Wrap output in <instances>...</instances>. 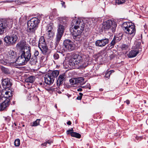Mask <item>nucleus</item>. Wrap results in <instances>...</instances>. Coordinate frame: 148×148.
<instances>
[{
  "instance_id": "1",
  "label": "nucleus",
  "mask_w": 148,
  "mask_h": 148,
  "mask_svg": "<svg viewBox=\"0 0 148 148\" xmlns=\"http://www.w3.org/2000/svg\"><path fill=\"white\" fill-rule=\"evenodd\" d=\"M84 24L83 22L80 21H77L76 22V25L73 28V32L71 29V34L73 38L76 41H80L82 40L83 38V31L84 30Z\"/></svg>"
},
{
  "instance_id": "2",
  "label": "nucleus",
  "mask_w": 148,
  "mask_h": 148,
  "mask_svg": "<svg viewBox=\"0 0 148 148\" xmlns=\"http://www.w3.org/2000/svg\"><path fill=\"white\" fill-rule=\"evenodd\" d=\"M31 50L30 47H29L26 49L20 51V56L16 60L19 65H25L29 60L32 56Z\"/></svg>"
},
{
  "instance_id": "3",
  "label": "nucleus",
  "mask_w": 148,
  "mask_h": 148,
  "mask_svg": "<svg viewBox=\"0 0 148 148\" xmlns=\"http://www.w3.org/2000/svg\"><path fill=\"white\" fill-rule=\"evenodd\" d=\"M70 65L73 68L80 69L85 67L84 62L83 61L82 58L78 54H73L69 60Z\"/></svg>"
},
{
  "instance_id": "4",
  "label": "nucleus",
  "mask_w": 148,
  "mask_h": 148,
  "mask_svg": "<svg viewBox=\"0 0 148 148\" xmlns=\"http://www.w3.org/2000/svg\"><path fill=\"white\" fill-rule=\"evenodd\" d=\"M40 20L38 18H33L27 22V32L32 36L35 35V31L38 27Z\"/></svg>"
},
{
  "instance_id": "5",
  "label": "nucleus",
  "mask_w": 148,
  "mask_h": 148,
  "mask_svg": "<svg viewBox=\"0 0 148 148\" xmlns=\"http://www.w3.org/2000/svg\"><path fill=\"white\" fill-rule=\"evenodd\" d=\"M66 23L60 22L58 24L57 26V32L54 43L55 48L59 44L61 38L63 35L66 28Z\"/></svg>"
},
{
  "instance_id": "6",
  "label": "nucleus",
  "mask_w": 148,
  "mask_h": 148,
  "mask_svg": "<svg viewBox=\"0 0 148 148\" xmlns=\"http://www.w3.org/2000/svg\"><path fill=\"white\" fill-rule=\"evenodd\" d=\"M123 31L126 34L134 36L136 33L135 25L131 23L126 22L121 26Z\"/></svg>"
},
{
  "instance_id": "7",
  "label": "nucleus",
  "mask_w": 148,
  "mask_h": 148,
  "mask_svg": "<svg viewBox=\"0 0 148 148\" xmlns=\"http://www.w3.org/2000/svg\"><path fill=\"white\" fill-rule=\"evenodd\" d=\"M116 26V24L114 21H112L111 20H108L103 23V28L105 30H110L113 32L115 31Z\"/></svg>"
},
{
  "instance_id": "8",
  "label": "nucleus",
  "mask_w": 148,
  "mask_h": 148,
  "mask_svg": "<svg viewBox=\"0 0 148 148\" xmlns=\"http://www.w3.org/2000/svg\"><path fill=\"white\" fill-rule=\"evenodd\" d=\"M18 37L16 34H13L11 36H7L4 39V42L6 45H11L15 44Z\"/></svg>"
},
{
  "instance_id": "9",
  "label": "nucleus",
  "mask_w": 148,
  "mask_h": 148,
  "mask_svg": "<svg viewBox=\"0 0 148 148\" xmlns=\"http://www.w3.org/2000/svg\"><path fill=\"white\" fill-rule=\"evenodd\" d=\"M13 94V91L9 89L7 90H3L2 91L0 90V102L3 100V98H8L12 97Z\"/></svg>"
},
{
  "instance_id": "10",
  "label": "nucleus",
  "mask_w": 148,
  "mask_h": 148,
  "mask_svg": "<svg viewBox=\"0 0 148 148\" xmlns=\"http://www.w3.org/2000/svg\"><path fill=\"white\" fill-rule=\"evenodd\" d=\"M64 47L69 51H71L75 49V45L70 40L66 39L63 42Z\"/></svg>"
},
{
  "instance_id": "11",
  "label": "nucleus",
  "mask_w": 148,
  "mask_h": 148,
  "mask_svg": "<svg viewBox=\"0 0 148 148\" xmlns=\"http://www.w3.org/2000/svg\"><path fill=\"white\" fill-rule=\"evenodd\" d=\"M17 56L16 52L13 50H10L8 52V54H7V57L6 58V60L10 61H12V62L16 61L17 58H16Z\"/></svg>"
},
{
  "instance_id": "12",
  "label": "nucleus",
  "mask_w": 148,
  "mask_h": 148,
  "mask_svg": "<svg viewBox=\"0 0 148 148\" xmlns=\"http://www.w3.org/2000/svg\"><path fill=\"white\" fill-rule=\"evenodd\" d=\"M2 85L4 88L8 89V90L10 89L12 91V89H11L10 88L12 84L10 79L7 78L5 79H2Z\"/></svg>"
},
{
  "instance_id": "13",
  "label": "nucleus",
  "mask_w": 148,
  "mask_h": 148,
  "mask_svg": "<svg viewBox=\"0 0 148 148\" xmlns=\"http://www.w3.org/2000/svg\"><path fill=\"white\" fill-rule=\"evenodd\" d=\"M10 99L9 98L5 99L4 101L0 104V111L7 110V108L10 104Z\"/></svg>"
},
{
  "instance_id": "14",
  "label": "nucleus",
  "mask_w": 148,
  "mask_h": 148,
  "mask_svg": "<svg viewBox=\"0 0 148 148\" xmlns=\"http://www.w3.org/2000/svg\"><path fill=\"white\" fill-rule=\"evenodd\" d=\"M108 39L105 38L101 40H97L95 42V44L97 46L103 47L105 46L109 42Z\"/></svg>"
},
{
  "instance_id": "15",
  "label": "nucleus",
  "mask_w": 148,
  "mask_h": 148,
  "mask_svg": "<svg viewBox=\"0 0 148 148\" xmlns=\"http://www.w3.org/2000/svg\"><path fill=\"white\" fill-rule=\"evenodd\" d=\"M45 82L47 84L50 85L53 84L54 79L52 78L48 73L45 75L44 77Z\"/></svg>"
},
{
  "instance_id": "16",
  "label": "nucleus",
  "mask_w": 148,
  "mask_h": 148,
  "mask_svg": "<svg viewBox=\"0 0 148 148\" xmlns=\"http://www.w3.org/2000/svg\"><path fill=\"white\" fill-rule=\"evenodd\" d=\"M3 22L4 23V25L6 27V28L10 29L11 28L12 26L13 21L12 19H2Z\"/></svg>"
},
{
  "instance_id": "17",
  "label": "nucleus",
  "mask_w": 148,
  "mask_h": 148,
  "mask_svg": "<svg viewBox=\"0 0 148 148\" xmlns=\"http://www.w3.org/2000/svg\"><path fill=\"white\" fill-rule=\"evenodd\" d=\"M66 77L65 73H63L59 75L57 81V85L58 87L62 85L64 81L65 80Z\"/></svg>"
},
{
  "instance_id": "18",
  "label": "nucleus",
  "mask_w": 148,
  "mask_h": 148,
  "mask_svg": "<svg viewBox=\"0 0 148 148\" xmlns=\"http://www.w3.org/2000/svg\"><path fill=\"white\" fill-rule=\"evenodd\" d=\"M38 47L43 54L46 55L48 54V49L46 43L38 44Z\"/></svg>"
},
{
  "instance_id": "19",
  "label": "nucleus",
  "mask_w": 148,
  "mask_h": 148,
  "mask_svg": "<svg viewBox=\"0 0 148 148\" xmlns=\"http://www.w3.org/2000/svg\"><path fill=\"white\" fill-rule=\"evenodd\" d=\"M17 46L21 48V50H24V49H26L28 48L30 46L26 44V42L24 40L21 41L20 42H18L17 45Z\"/></svg>"
},
{
  "instance_id": "20",
  "label": "nucleus",
  "mask_w": 148,
  "mask_h": 148,
  "mask_svg": "<svg viewBox=\"0 0 148 148\" xmlns=\"http://www.w3.org/2000/svg\"><path fill=\"white\" fill-rule=\"evenodd\" d=\"M138 53V50H132L127 54V56L129 58H133L136 56Z\"/></svg>"
},
{
  "instance_id": "21",
  "label": "nucleus",
  "mask_w": 148,
  "mask_h": 148,
  "mask_svg": "<svg viewBox=\"0 0 148 148\" xmlns=\"http://www.w3.org/2000/svg\"><path fill=\"white\" fill-rule=\"evenodd\" d=\"M2 19H0V34L3 33L5 29H6Z\"/></svg>"
},
{
  "instance_id": "22",
  "label": "nucleus",
  "mask_w": 148,
  "mask_h": 148,
  "mask_svg": "<svg viewBox=\"0 0 148 148\" xmlns=\"http://www.w3.org/2000/svg\"><path fill=\"white\" fill-rule=\"evenodd\" d=\"M48 73L49 75H50L52 78L55 79V78L57 77L59 75V72L58 70H55Z\"/></svg>"
},
{
  "instance_id": "23",
  "label": "nucleus",
  "mask_w": 148,
  "mask_h": 148,
  "mask_svg": "<svg viewBox=\"0 0 148 148\" xmlns=\"http://www.w3.org/2000/svg\"><path fill=\"white\" fill-rule=\"evenodd\" d=\"M30 63L32 65H34L36 64L37 62L38 58L36 57L35 56H32L31 58H30Z\"/></svg>"
},
{
  "instance_id": "24",
  "label": "nucleus",
  "mask_w": 148,
  "mask_h": 148,
  "mask_svg": "<svg viewBox=\"0 0 148 148\" xmlns=\"http://www.w3.org/2000/svg\"><path fill=\"white\" fill-rule=\"evenodd\" d=\"M122 50L123 54H126L128 49V46L126 45H123L122 46Z\"/></svg>"
},
{
  "instance_id": "25",
  "label": "nucleus",
  "mask_w": 148,
  "mask_h": 148,
  "mask_svg": "<svg viewBox=\"0 0 148 148\" xmlns=\"http://www.w3.org/2000/svg\"><path fill=\"white\" fill-rule=\"evenodd\" d=\"M70 134L71 135V136L74 137L78 138H80L81 137V135L75 132H71L70 133Z\"/></svg>"
},
{
  "instance_id": "26",
  "label": "nucleus",
  "mask_w": 148,
  "mask_h": 148,
  "mask_svg": "<svg viewBox=\"0 0 148 148\" xmlns=\"http://www.w3.org/2000/svg\"><path fill=\"white\" fill-rule=\"evenodd\" d=\"M34 81V78L33 76H31L25 79V81L27 82L32 83Z\"/></svg>"
},
{
  "instance_id": "27",
  "label": "nucleus",
  "mask_w": 148,
  "mask_h": 148,
  "mask_svg": "<svg viewBox=\"0 0 148 148\" xmlns=\"http://www.w3.org/2000/svg\"><path fill=\"white\" fill-rule=\"evenodd\" d=\"M115 43V38H114L112 41L108 45L109 48L111 49L114 47Z\"/></svg>"
},
{
  "instance_id": "28",
  "label": "nucleus",
  "mask_w": 148,
  "mask_h": 148,
  "mask_svg": "<svg viewBox=\"0 0 148 148\" xmlns=\"http://www.w3.org/2000/svg\"><path fill=\"white\" fill-rule=\"evenodd\" d=\"M2 71L5 74L10 73V71L9 69L3 66H1V68Z\"/></svg>"
},
{
  "instance_id": "29",
  "label": "nucleus",
  "mask_w": 148,
  "mask_h": 148,
  "mask_svg": "<svg viewBox=\"0 0 148 148\" xmlns=\"http://www.w3.org/2000/svg\"><path fill=\"white\" fill-rule=\"evenodd\" d=\"M76 80L77 84H78L81 83L84 80V79L82 77H80L78 78H76Z\"/></svg>"
},
{
  "instance_id": "30",
  "label": "nucleus",
  "mask_w": 148,
  "mask_h": 148,
  "mask_svg": "<svg viewBox=\"0 0 148 148\" xmlns=\"http://www.w3.org/2000/svg\"><path fill=\"white\" fill-rule=\"evenodd\" d=\"M40 119H37L36 121L33 122V125H32L33 126H36L40 124Z\"/></svg>"
},
{
  "instance_id": "31",
  "label": "nucleus",
  "mask_w": 148,
  "mask_h": 148,
  "mask_svg": "<svg viewBox=\"0 0 148 148\" xmlns=\"http://www.w3.org/2000/svg\"><path fill=\"white\" fill-rule=\"evenodd\" d=\"M46 42L44 37L43 36H41L39 39L38 44H42Z\"/></svg>"
},
{
  "instance_id": "32",
  "label": "nucleus",
  "mask_w": 148,
  "mask_h": 148,
  "mask_svg": "<svg viewBox=\"0 0 148 148\" xmlns=\"http://www.w3.org/2000/svg\"><path fill=\"white\" fill-rule=\"evenodd\" d=\"M53 29L52 24H48L46 27L47 31H52Z\"/></svg>"
},
{
  "instance_id": "33",
  "label": "nucleus",
  "mask_w": 148,
  "mask_h": 148,
  "mask_svg": "<svg viewBox=\"0 0 148 148\" xmlns=\"http://www.w3.org/2000/svg\"><path fill=\"white\" fill-rule=\"evenodd\" d=\"M70 84L72 85L77 84L76 78H71L69 80Z\"/></svg>"
},
{
  "instance_id": "34",
  "label": "nucleus",
  "mask_w": 148,
  "mask_h": 148,
  "mask_svg": "<svg viewBox=\"0 0 148 148\" xmlns=\"http://www.w3.org/2000/svg\"><path fill=\"white\" fill-rule=\"evenodd\" d=\"M14 145L18 147L20 144V140L19 139H17L15 140L14 142Z\"/></svg>"
},
{
  "instance_id": "35",
  "label": "nucleus",
  "mask_w": 148,
  "mask_h": 148,
  "mask_svg": "<svg viewBox=\"0 0 148 148\" xmlns=\"http://www.w3.org/2000/svg\"><path fill=\"white\" fill-rule=\"evenodd\" d=\"M47 34L48 35V36L50 38L53 36L54 34V33L52 31H47Z\"/></svg>"
},
{
  "instance_id": "36",
  "label": "nucleus",
  "mask_w": 148,
  "mask_h": 148,
  "mask_svg": "<svg viewBox=\"0 0 148 148\" xmlns=\"http://www.w3.org/2000/svg\"><path fill=\"white\" fill-rule=\"evenodd\" d=\"M39 53L38 51L35 49L34 52V55L33 56H35L36 57H37V56L39 55Z\"/></svg>"
},
{
  "instance_id": "37",
  "label": "nucleus",
  "mask_w": 148,
  "mask_h": 148,
  "mask_svg": "<svg viewBox=\"0 0 148 148\" xmlns=\"http://www.w3.org/2000/svg\"><path fill=\"white\" fill-rule=\"evenodd\" d=\"M111 74V72L110 71H108L105 74V77L107 78H109L110 77V75Z\"/></svg>"
},
{
  "instance_id": "38",
  "label": "nucleus",
  "mask_w": 148,
  "mask_h": 148,
  "mask_svg": "<svg viewBox=\"0 0 148 148\" xmlns=\"http://www.w3.org/2000/svg\"><path fill=\"white\" fill-rule=\"evenodd\" d=\"M3 117L5 119V121L8 122H9L11 119V117L9 116H8L7 117L3 116Z\"/></svg>"
},
{
  "instance_id": "39",
  "label": "nucleus",
  "mask_w": 148,
  "mask_h": 148,
  "mask_svg": "<svg viewBox=\"0 0 148 148\" xmlns=\"http://www.w3.org/2000/svg\"><path fill=\"white\" fill-rule=\"evenodd\" d=\"M54 58L55 60H57L59 58V56L57 53H56L53 55Z\"/></svg>"
},
{
  "instance_id": "40",
  "label": "nucleus",
  "mask_w": 148,
  "mask_h": 148,
  "mask_svg": "<svg viewBox=\"0 0 148 148\" xmlns=\"http://www.w3.org/2000/svg\"><path fill=\"white\" fill-rule=\"evenodd\" d=\"M79 96H78L76 98V99L78 100H81L82 98V96L83 94L82 93L79 92Z\"/></svg>"
},
{
  "instance_id": "41",
  "label": "nucleus",
  "mask_w": 148,
  "mask_h": 148,
  "mask_svg": "<svg viewBox=\"0 0 148 148\" xmlns=\"http://www.w3.org/2000/svg\"><path fill=\"white\" fill-rule=\"evenodd\" d=\"M73 128H71V129L67 130L66 132V133L68 134H70L71 132H73Z\"/></svg>"
},
{
  "instance_id": "42",
  "label": "nucleus",
  "mask_w": 148,
  "mask_h": 148,
  "mask_svg": "<svg viewBox=\"0 0 148 148\" xmlns=\"http://www.w3.org/2000/svg\"><path fill=\"white\" fill-rule=\"evenodd\" d=\"M115 3L116 5H119L120 4V0H116Z\"/></svg>"
},
{
  "instance_id": "43",
  "label": "nucleus",
  "mask_w": 148,
  "mask_h": 148,
  "mask_svg": "<svg viewBox=\"0 0 148 148\" xmlns=\"http://www.w3.org/2000/svg\"><path fill=\"white\" fill-rule=\"evenodd\" d=\"M86 88H88L89 89H90L91 87L90 86V84H87V85H86Z\"/></svg>"
},
{
  "instance_id": "44",
  "label": "nucleus",
  "mask_w": 148,
  "mask_h": 148,
  "mask_svg": "<svg viewBox=\"0 0 148 148\" xmlns=\"http://www.w3.org/2000/svg\"><path fill=\"white\" fill-rule=\"evenodd\" d=\"M39 85L42 87H44V84L42 82H40L39 83Z\"/></svg>"
},
{
  "instance_id": "45",
  "label": "nucleus",
  "mask_w": 148,
  "mask_h": 148,
  "mask_svg": "<svg viewBox=\"0 0 148 148\" xmlns=\"http://www.w3.org/2000/svg\"><path fill=\"white\" fill-rule=\"evenodd\" d=\"M124 102H126L127 105H129L130 103V101L129 100H127Z\"/></svg>"
},
{
  "instance_id": "46",
  "label": "nucleus",
  "mask_w": 148,
  "mask_h": 148,
  "mask_svg": "<svg viewBox=\"0 0 148 148\" xmlns=\"http://www.w3.org/2000/svg\"><path fill=\"white\" fill-rule=\"evenodd\" d=\"M47 143H48L50 145L51 144V141H50L49 140H48L46 142Z\"/></svg>"
},
{
  "instance_id": "47",
  "label": "nucleus",
  "mask_w": 148,
  "mask_h": 148,
  "mask_svg": "<svg viewBox=\"0 0 148 148\" xmlns=\"http://www.w3.org/2000/svg\"><path fill=\"white\" fill-rule=\"evenodd\" d=\"M47 144L46 142L45 143H42L41 145H43V146H46V145Z\"/></svg>"
},
{
  "instance_id": "48",
  "label": "nucleus",
  "mask_w": 148,
  "mask_h": 148,
  "mask_svg": "<svg viewBox=\"0 0 148 148\" xmlns=\"http://www.w3.org/2000/svg\"><path fill=\"white\" fill-rule=\"evenodd\" d=\"M125 2V0H121V4L124 3Z\"/></svg>"
},
{
  "instance_id": "49",
  "label": "nucleus",
  "mask_w": 148,
  "mask_h": 148,
  "mask_svg": "<svg viewBox=\"0 0 148 148\" xmlns=\"http://www.w3.org/2000/svg\"><path fill=\"white\" fill-rule=\"evenodd\" d=\"M71 122L70 121H69L67 123V124L68 125H70L71 124Z\"/></svg>"
},
{
  "instance_id": "50",
  "label": "nucleus",
  "mask_w": 148,
  "mask_h": 148,
  "mask_svg": "<svg viewBox=\"0 0 148 148\" xmlns=\"http://www.w3.org/2000/svg\"><path fill=\"white\" fill-rule=\"evenodd\" d=\"M82 89L80 88H79L77 89V91L79 92L82 91Z\"/></svg>"
},
{
  "instance_id": "51",
  "label": "nucleus",
  "mask_w": 148,
  "mask_h": 148,
  "mask_svg": "<svg viewBox=\"0 0 148 148\" xmlns=\"http://www.w3.org/2000/svg\"><path fill=\"white\" fill-rule=\"evenodd\" d=\"M110 71L111 74L112 73H113L114 72V70H112L110 71Z\"/></svg>"
},
{
  "instance_id": "52",
  "label": "nucleus",
  "mask_w": 148,
  "mask_h": 148,
  "mask_svg": "<svg viewBox=\"0 0 148 148\" xmlns=\"http://www.w3.org/2000/svg\"><path fill=\"white\" fill-rule=\"evenodd\" d=\"M61 4L62 6H63L65 4V2H62L61 3Z\"/></svg>"
},
{
  "instance_id": "53",
  "label": "nucleus",
  "mask_w": 148,
  "mask_h": 148,
  "mask_svg": "<svg viewBox=\"0 0 148 148\" xmlns=\"http://www.w3.org/2000/svg\"><path fill=\"white\" fill-rule=\"evenodd\" d=\"M86 86H82V87L84 88H86Z\"/></svg>"
},
{
  "instance_id": "54",
  "label": "nucleus",
  "mask_w": 148,
  "mask_h": 148,
  "mask_svg": "<svg viewBox=\"0 0 148 148\" xmlns=\"http://www.w3.org/2000/svg\"><path fill=\"white\" fill-rule=\"evenodd\" d=\"M3 58H2L1 57V56H0V60H2V59H3Z\"/></svg>"
},
{
  "instance_id": "55",
  "label": "nucleus",
  "mask_w": 148,
  "mask_h": 148,
  "mask_svg": "<svg viewBox=\"0 0 148 148\" xmlns=\"http://www.w3.org/2000/svg\"><path fill=\"white\" fill-rule=\"evenodd\" d=\"M103 89H102V88H100L99 89V90L100 91H102L103 90Z\"/></svg>"
},
{
  "instance_id": "56",
  "label": "nucleus",
  "mask_w": 148,
  "mask_h": 148,
  "mask_svg": "<svg viewBox=\"0 0 148 148\" xmlns=\"http://www.w3.org/2000/svg\"><path fill=\"white\" fill-rule=\"evenodd\" d=\"M15 104V101H13V104L14 105Z\"/></svg>"
},
{
  "instance_id": "57",
  "label": "nucleus",
  "mask_w": 148,
  "mask_h": 148,
  "mask_svg": "<svg viewBox=\"0 0 148 148\" xmlns=\"http://www.w3.org/2000/svg\"><path fill=\"white\" fill-rule=\"evenodd\" d=\"M55 107L56 108H57V105H56V104L55 105Z\"/></svg>"
},
{
  "instance_id": "58",
  "label": "nucleus",
  "mask_w": 148,
  "mask_h": 148,
  "mask_svg": "<svg viewBox=\"0 0 148 148\" xmlns=\"http://www.w3.org/2000/svg\"><path fill=\"white\" fill-rule=\"evenodd\" d=\"M14 125H15V126H16L17 125L16 123H14Z\"/></svg>"
},
{
  "instance_id": "59",
  "label": "nucleus",
  "mask_w": 148,
  "mask_h": 148,
  "mask_svg": "<svg viewBox=\"0 0 148 148\" xmlns=\"http://www.w3.org/2000/svg\"><path fill=\"white\" fill-rule=\"evenodd\" d=\"M2 43V41L0 40V45Z\"/></svg>"
},
{
  "instance_id": "60",
  "label": "nucleus",
  "mask_w": 148,
  "mask_h": 148,
  "mask_svg": "<svg viewBox=\"0 0 148 148\" xmlns=\"http://www.w3.org/2000/svg\"><path fill=\"white\" fill-rule=\"evenodd\" d=\"M138 138H139L137 137H136V139H138Z\"/></svg>"
},
{
  "instance_id": "61",
  "label": "nucleus",
  "mask_w": 148,
  "mask_h": 148,
  "mask_svg": "<svg viewBox=\"0 0 148 148\" xmlns=\"http://www.w3.org/2000/svg\"><path fill=\"white\" fill-rule=\"evenodd\" d=\"M25 19H27V16H25Z\"/></svg>"
},
{
  "instance_id": "62",
  "label": "nucleus",
  "mask_w": 148,
  "mask_h": 148,
  "mask_svg": "<svg viewBox=\"0 0 148 148\" xmlns=\"http://www.w3.org/2000/svg\"><path fill=\"white\" fill-rule=\"evenodd\" d=\"M22 126H23V127H24V126H25V125H22Z\"/></svg>"
},
{
  "instance_id": "63",
  "label": "nucleus",
  "mask_w": 148,
  "mask_h": 148,
  "mask_svg": "<svg viewBox=\"0 0 148 148\" xmlns=\"http://www.w3.org/2000/svg\"><path fill=\"white\" fill-rule=\"evenodd\" d=\"M14 112V110H12V112Z\"/></svg>"
},
{
  "instance_id": "64",
  "label": "nucleus",
  "mask_w": 148,
  "mask_h": 148,
  "mask_svg": "<svg viewBox=\"0 0 148 148\" xmlns=\"http://www.w3.org/2000/svg\"><path fill=\"white\" fill-rule=\"evenodd\" d=\"M122 36V35L121 36V38Z\"/></svg>"
}]
</instances>
